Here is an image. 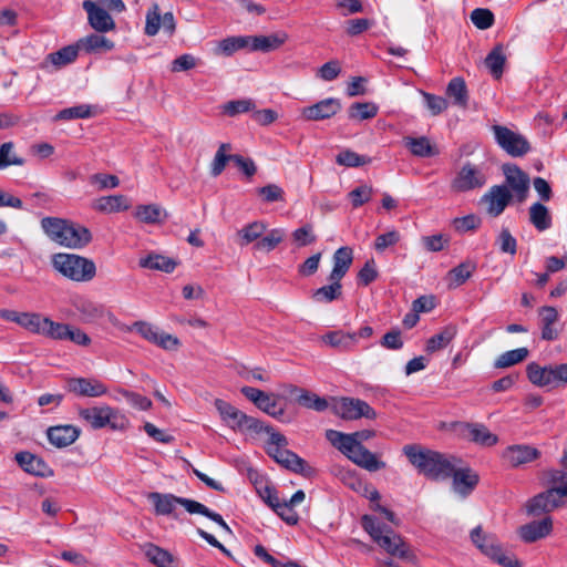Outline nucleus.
<instances>
[{"mask_svg": "<svg viewBox=\"0 0 567 567\" xmlns=\"http://www.w3.org/2000/svg\"><path fill=\"white\" fill-rule=\"evenodd\" d=\"M19 466L27 473L34 476L45 477L52 475V470L49 465L39 456L30 452H19L14 456Z\"/></svg>", "mask_w": 567, "mask_h": 567, "instance_id": "20", "label": "nucleus"}, {"mask_svg": "<svg viewBox=\"0 0 567 567\" xmlns=\"http://www.w3.org/2000/svg\"><path fill=\"white\" fill-rule=\"evenodd\" d=\"M216 410L218 411L221 421L234 431H251L259 433L262 431V422L247 415L236 406L221 399H216L214 402Z\"/></svg>", "mask_w": 567, "mask_h": 567, "instance_id": "8", "label": "nucleus"}, {"mask_svg": "<svg viewBox=\"0 0 567 567\" xmlns=\"http://www.w3.org/2000/svg\"><path fill=\"white\" fill-rule=\"evenodd\" d=\"M503 173L506 181V186L508 189L513 190V197L516 198L518 203H523L526 200L529 192V176L523 169H520L516 164H504Z\"/></svg>", "mask_w": 567, "mask_h": 567, "instance_id": "13", "label": "nucleus"}, {"mask_svg": "<svg viewBox=\"0 0 567 567\" xmlns=\"http://www.w3.org/2000/svg\"><path fill=\"white\" fill-rule=\"evenodd\" d=\"M375 436L373 430H361L353 433H342L336 430L326 432L327 440L358 466L377 472L385 467V463L379 461L372 452L363 446V442Z\"/></svg>", "mask_w": 567, "mask_h": 567, "instance_id": "1", "label": "nucleus"}, {"mask_svg": "<svg viewBox=\"0 0 567 567\" xmlns=\"http://www.w3.org/2000/svg\"><path fill=\"white\" fill-rule=\"evenodd\" d=\"M553 530V520L549 516L540 520H533L519 527V536L525 543H534L548 536Z\"/></svg>", "mask_w": 567, "mask_h": 567, "instance_id": "22", "label": "nucleus"}, {"mask_svg": "<svg viewBox=\"0 0 567 567\" xmlns=\"http://www.w3.org/2000/svg\"><path fill=\"white\" fill-rule=\"evenodd\" d=\"M336 162L337 164L346 167H359L370 164L371 158L365 155H359L351 150H346L337 155Z\"/></svg>", "mask_w": 567, "mask_h": 567, "instance_id": "50", "label": "nucleus"}, {"mask_svg": "<svg viewBox=\"0 0 567 567\" xmlns=\"http://www.w3.org/2000/svg\"><path fill=\"white\" fill-rule=\"evenodd\" d=\"M147 498L152 502L155 514L163 516L174 515L176 505L183 506L189 514H195L196 507L198 505L197 501L175 496L174 494L169 493L163 494L158 492H152L148 494Z\"/></svg>", "mask_w": 567, "mask_h": 567, "instance_id": "11", "label": "nucleus"}, {"mask_svg": "<svg viewBox=\"0 0 567 567\" xmlns=\"http://www.w3.org/2000/svg\"><path fill=\"white\" fill-rule=\"evenodd\" d=\"M14 144L6 142L0 146V169H6L11 165L22 166L25 161L19 157L14 152Z\"/></svg>", "mask_w": 567, "mask_h": 567, "instance_id": "51", "label": "nucleus"}, {"mask_svg": "<svg viewBox=\"0 0 567 567\" xmlns=\"http://www.w3.org/2000/svg\"><path fill=\"white\" fill-rule=\"evenodd\" d=\"M352 261H353V250L351 247L343 246V247L338 248L332 256L333 267H332V270H331L328 279L342 280V278L349 271V269L352 265Z\"/></svg>", "mask_w": 567, "mask_h": 567, "instance_id": "29", "label": "nucleus"}, {"mask_svg": "<svg viewBox=\"0 0 567 567\" xmlns=\"http://www.w3.org/2000/svg\"><path fill=\"white\" fill-rule=\"evenodd\" d=\"M70 221L58 217H44L41 227L47 236L60 246H64Z\"/></svg>", "mask_w": 567, "mask_h": 567, "instance_id": "25", "label": "nucleus"}, {"mask_svg": "<svg viewBox=\"0 0 567 567\" xmlns=\"http://www.w3.org/2000/svg\"><path fill=\"white\" fill-rule=\"evenodd\" d=\"M118 393L135 409L146 411L152 406V401L142 394L125 389H120Z\"/></svg>", "mask_w": 567, "mask_h": 567, "instance_id": "63", "label": "nucleus"}, {"mask_svg": "<svg viewBox=\"0 0 567 567\" xmlns=\"http://www.w3.org/2000/svg\"><path fill=\"white\" fill-rule=\"evenodd\" d=\"M79 48L84 50L85 53H101L109 52L114 49V42L103 33H92L78 41Z\"/></svg>", "mask_w": 567, "mask_h": 567, "instance_id": "33", "label": "nucleus"}, {"mask_svg": "<svg viewBox=\"0 0 567 567\" xmlns=\"http://www.w3.org/2000/svg\"><path fill=\"white\" fill-rule=\"evenodd\" d=\"M329 285H324L311 292V299L317 303H331L342 298V284L338 279H328Z\"/></svg>", "mask_w": 567, "mask_h": 567, "instance_id": "34", "label": "nucleus"}, {"mask_svg": "<svg viewBox=\"0 0 567 567\" xmlns=\"http://www.w3.org/2000/svg\"><path fill=\"white\" fill-rule=\"evenodd\" d=\"M284 229L274 228L266 236L260 237V239L256 241L254 248L256 250L269 252L274 250L284 240Z\"/></svg>", "mask_w": 567, "mask_h": 567, "instance_id": "47", "label": "nucleus"}, {"mask_svg": "<svg viewBox=\"0 0 567 567\" xmlns=\"http://www.w3.org/2000/svg\"><path fill=\"white\" fill-rule=\"evenodd\" d=\"M456 333L457 329L455 326H446L439 333L432 336L427 340L425 350L429 353H433L446 348L450 344V342L455 338Z\"/></svg>", "mask_w": 567, "mask_h": 567, "instance_id": "40", "label": "nucleus"}, {"mask_svg": "<svg viewBox=\"0 0 567 567\" xmlns=\"http://www.w3.org/2000/svg\"><path fill=\"white\" fill-rule=\"evenodd\" d=\"M528 380L537 386H549L548 365L540 367L536 362H530L526 367Z\"/></svg>", "mask_w": 567, "mask_h": 567, "instance_id": "49", "label": "nucleus"}, {"mask_svg": "<svg viewBox=\"0 0 567 567\" xmlns=\"http://www.w3.org/2000/svg\"><path fill=\"white\" fill-rule=\"evenodd\" d=\"M471 540L482 554L503 567H522V563L515 556L503 553L502 546L494 534L485 533L482 526H476L471 532Z\"/></svg>", "mask_w": 567, "mask_h": 567, "instance_id": "6", "label": "nucleus"}, {"mask_svg": "<svg viewBox=\"0 0 567 567\" xmlns=\"http://www.w3.org/2000/svg\"><path fill=\"white\" fill-rule=\"evenodd\" d=\"M162 210L159 206L150 204V205H140L136 207L135 217L145 224H155L161 220Z\"/></svg>", "mask_w": 567, "mask_h": 567, "instance_id": "56", "label": "nucleus"}, {"mask_svg": "<svg viewBox=\"0 0 567 567\" xmlns=\"http://www.w3.org/2000/svg\"><path fill=\"white\" fill-rule=\"evenodd\" d=\"M70 221L58 217H44L41 227L47 236L60 246H64Z\"/></svg>", "mask_w": 567, "mask_h": 567, "instance_id": "24", "label": "nucleus"}, {"mask_svg": "<svg viewBox=\"0 0 567 567\" xmlns=\"http://www.w3.org/2000/svg\"><path fill=\"white\" fill-rule=\"evenodd\" d=\"M334 413L343 420L377 419V412L365 401L357 398H341L333 406Z\"/></svg>", "mask_w": 567, "mask_h": 567, "instance_id": "12", "label": "nucleus"}, {"mask_svg": "<svg viewBox=\"0 0 567 567\" xmlns=\"http://www.w3.org/2000/svg\"><path fill=\"white\" fill-rule=\"evenodd\" d=\"M506 56L502 44H497L485 58V65L495 79L502 76Z\"/></svg>", "mask_w": 567, "mask_h": 567, "instance_id": "42", "label": "nucleus"}, {"mask_svg": "<svg viewBox=\"0 0 567 567\" xmlns=\"http://www.w3.org/2000/svg\"><path fill=\"white\" fill-rule=\"evenodd\" d=\"M342 105L339 99L328 97L301 110V116L307 121H323L340 112Z\"/></svg>", "mask_w": 567, "mask_h": 567, "instance_id": "16", "label": "nucleus"}, {"mask_svg": "<svg viewBox=\"0 0 567 567\" xmlns=\"http://www.w3.org/2000/svg\"><path fill=\"white\" fill-rule=\"evenodd\" d=\"M44 318L40 313L21 312L18 324L32 333L41 334Z\"/></svg>", "mask_w": 567, "mask_h": 567, "instance_id": "55", "label": "nucleus"}, {"mask_svg": "<svg viewBox=\"0 0 567 567\" xmlns=\"http://www.w3.org/2000/svg\"><path fill=\"white\" fill-rule=\"evenodd\" d=\"M267 226L261 221H252L238 231L240 245H248L259 239L266 231Z\"/></svg>", "mask_w": 567, "mask_h": 567, "instance_id": "48", "label": "nucleus"}, {"mask_svg": "<svg viewBox=\"0 0 567 567\" xmlns=\"http://www.w3.org/2000/svg\"><path fill=\"white\" fill-rule=\"evenodd\" d=\"M131 207L128 198L124 195H110L97 198L93 208L97 212L112 214L118 212H125Z\"/></svg>", "mask_w": 567, "mask_h": 567, "instance_id": "32", "label": "nucleus"}, {"mask_svg": "<svg viewBox=\"0 0 567 567\" xmlns=\"http://www.w3.org/2000/svg\"><path fill=\"white\" fill-rule=\"evenodd\" d=\"M92 240V234L89 228L70 221L68 237L64 247L81 249L87 246Z\"/></svg>", "mask_w": 567, "mask_h": 567, "instance_id": "36", "label": "nucleus"}, {"mask_svg": "<svg viewBox=\"0 0 567 567\" xmlns=\"http://www.w3.org/2000/svg\"><path fill=\"white\" fill-rule=\"evenodd\" d=\"M363 529L386 553L401 559L413 560L414 554L403 538L388 525L380 523L375 517L364 515L361 518Z\"/></svg>", "mask_w": 567, "mask_h": 567, "instance_id": "4", "label": "nucleus"}, {"mask_svg": "<svg viewBox=\"0 0 567 567\" xmlns=\"http://www.w3.org/2000/svg\"><path fill=\"white\" fill-rule=\"evenodd\" d=\"M545 475L550 487L528 502V514L549 513L567 503V473L563 470H548Z\"/></svg>", "mask_w": 567, "mask_h": 567, "instance_id": "3", "label": "nucleus"}, {"mask_svg": "<svg viewBox=\"0 0 567 567\" xmlns=\"http://www.w3.org/2000/svg\"><path fill=\"white\" fill-rule=\"evenodd\" d=\"M405 146L410 150V152L419 157H431L437 152L434 150V147L431 145L427 137H406L404 140Z\"/></svg>", "mask_w": 567, "mask_h": 567, "instance_id": "44", "label": "nucleus"}, {"mask_svg": "<svg viewBox=\"0 0 567 567\" xmlns=\"http://www.w3.org/2000/svg\"><path fill=\"white\" fill-rule=\"evenodd\" d=\"M492 131L497 145L508 155L522 157L530 151L529 142L522 134L503 125H493Z\"/></svg>", "mask_w": 567, "mask_h": 567, "instance_id": "10", "label": "nucleus"}, {"mask_svg": "<svg viewBox=\"0 0 567 567\" xmlns=\"http://www.w3.org/2000/svg\"><path fill=\"white\" fill-rule=\"evenodd\" d=\"M138 265L142 268L161 270L166 274H171L175 270L177 262L169 257L150 254L148 256L141 258Z\"/></svg>", "mask_w": 567, "mask_h": 567, "instance_id": "39", "label": "nucleus"}, {"mask_svg": "<svg viewBox=\"0 0 567 567\" xmlns=\"http://www.w3.org/2000/svg\"><path fill=\"white\" fill-rule=\"evenodd\" d=\"M249 38L246 37H229L219 42L218 49L224 55H231L234 52L248 48Z\"/></svg>", "mask_w": 567, "mask_h": 567, "instance_id": "59", "label": "nucleus"}, {"mask_svg": "<svg viewBox=\"0 0 567 567\" xmlns=\"http://www.w3.org/2000/svg\"><path fill=\"white\" fill-rule=\"evenodd\" d=\"M529 354L527 348H518L502 353L495 361L494 367L497 369L509 368L523 362Z\"/></svg>", "mask_w": 567, "mask_h": 567, "instance_id": "45", "label": "nucleus"}, {"mask_svg": "<svg viewBox=\"0 0 567 567\" xmlns=\"http://www.w3.org/2000/svg\"><path fill=\"white\" fill-rule=\"evenodd\" d=\"M55 270L74 281H89L95 276L92 260L74 254H56L52 258Z\"/></svg>", "mask_w": 567, "mask_h": 567, "instance_id": "5", "label": "nucleus"}, {"mask_svg": "<svg viewBox=\"0 0 567 567\" xmlns=\"http://www.w3.org/2000/svg\"><path fill=\"white\" fill-rule=\"evenodd\" d=\"M69 390L81 396L96 398L105 394L107 388L97 380L74 378L69 381Z\"/></svg>", "mask_w": 567, "mask_h": 567, "instance_id": "27", "label": "nucleus"}, {"mask_svg": "<svg viewBox=\"0 0 567 567\" xmlns=\"http://www.w3.org/2000/svg\"><path fill=\"white\" fill-rule=\"evenodd\" d=\"M542 339L553 341L558 339L559 331L554 326L558 321V312L551 306H544L539 309Z\"/></svg>", "mask_w": 567, "mask_h": 567, "instance_id": "31", "label": "nucleus"}, {"mask_svg": "<svg viewBox=\"0 0 567 567\" xmlns=\"http://www.w3.org/2000/svg\"><path fill=\"white\" fill-rule=\"evenodd\" d=\"M161 27L162 16L159 6L157 3H153L146 13L145 34L148 37H154L158 33Z\"/></svg>", "mask_w": 567, "mask_h": 567, "instance_id": "57", "label": "nucleus"}, {"mask_svg": "<svg viewBox=\"0 0 567 567\" xmlns=\"http://www.w3.org/2000/svg\"><path fill=\"white\" fill-rule=\"evenodd\" d=\"M453 426L461 437L482 446H493L498 441L484 424L456 422Z\"/></svg>", "mask_w": 567, "mask_h": 567, "instance_id": "15", "label": "nucleus"}, {"mask_svg": "<svg viewBox=\"0 0 567 567\" xmlns=\"http://www.w3.org/2000/svg\"><path fill=\"white\" fill-rule=\"evenodd\" d=\"M49 442L59 447H66L71 445L80 435V430L72 425H58L48 429Z\"/></svg>", "mask_w": 567, "mask_h": 567, "instance_id": "30", "label": "nucleus"}, {"mask_svg": "<svg viewBox=\"0 0 567 567\" xmlns=\"http://www.w3.org/2000/svg\"><path fill=\"white\" fill-rule=\"evenodd\" d=\"M249 38L248 48L250 51L270 52L284 44L286 38L278 34L271 35H247Z\"/></svg>", "mask_w": 567, "mask_h": 567, "instance_id": "38", "label": "nucleus"}, {"mask_svg": "<svg viewBox=\"0 0 567 567\" xmlns=\"http://www.w3.org/2000/svg\"><path fill=\"white\" fill-rule=\"evenodd\" d=\"M542 455L540 451L527 444H516L508 446L504 453V460L512 466L518 467L520 465L536 461Z\"/></svg>", "mask_w": 567, "mask_h": 567, "instance_id": "19", "label": "nucleus"}, {"mask_svg": "<svg viewBox=\"0 0 567 567\" xmlns=\"http://www.w3.org/2000/svg\"><path fill=\"white\" fill-rule=\"evenodd\" d=\"M475 270V265L472 262H462L449 271L451 279V287H458L463 285Z\"/></svg>", "mask_w": 567, "mask_h": 567, "instance_id": "53", "label": "nucleus"}, {"mask_svg": "<svg viewBox=\"0 0 567 567\" xmlns=\"http://www.w3.org/2000/svg\"><path fill=\"white\" fill-rule=\"evenodd\" d=\"M145 557L156 567H177L174 563V556L166 549L146 543L142 546Z\"/></svg>", "mask_w": 567, "mask_h": 567, "instance_id": "35", "label": "nucleus"}, {"mask_svg": "<svg viewBox=\"0 0 567 567\" xmlns=\"http://www.w3.org/2000/svg\"><path fill=\"white\" fill-rule=\"evenodd\" d=\"M529 221L534 227L544 231L551 226V217L548 208L542 203H535L529 207Z\"/></svg>", "mask_w": 567, "mask_h": 567, "instance_id": "41", "label": "nucleus"}, {"mask_svg": "<svg viewBox=\"0 0 567 567\" xmlns=\"http://www.w3.org/2000/svg\"><path fill=\"white\" fill-rule=\"evenodd\" d=\"M94 115L93 107L87 104H80L61 110L56 115V121H69L74 118H89Z\"/></svg>", "mask_w": 567, "mask_h": 567, "instance_id": "46", "label": "nucleus"}, {"mask_svg": "<svg viewBox=\"0 0 567 567\" xmlns=\"http://www.w3.org/2000/svg\"><path fill=\"white\" fill-rule=\"evenodd\" d=\"M487 176L482 166L465 162L451 182L454 193H467L485 186Z\"/></svg>", "mask_w": 567, "mask_h": 567, "instance_id": "9", "label": "nucleus"}, {"mask_svg": "<svg viewBox=\"0 0 567 567\" xmlns=\"http://www.w3.org/2000/svg\"><path fill=\"white\" fill-rule=\"evenodd\" d=\"M288 392L289 394L295 395L296 402L303 408L317 412H323L329 406V403L326 398L319 396L318 394L303 388H299L297 385H289Z\"/></svg>", "mask_w": 567, "mask_h": 567, "instance_id": "21", "label": "nucleus"}, {"mask_svg": "<svg viewBox=\"0 0 567 567\" xmlns=\"http://www.w3.org/2000/svg\"><path fill=\"white\" fill-rule=\"evenodd\" d=\"M403 453L417 472L430 480H445L453 473L452 461L440 452L419 444H408L403 446Z\"/></svg>", "mask_w": 567, "mask_h": 567, "instance_id": "2", "label": "nucleus"}, {"mask_svg": "<svg viewBox=\"0 0 567 567\" xmlns=\"http://www.w3.org/2000/svg\"><path fill=\"white\" fill-rule=\"evenodd\" d=\"M471 21L480 30H486L494 23V14L488 9L477 8L471 13Z\"/></svg>", "mask_w": 567, "mask_h": 567, "instance_id": "61", "label": "nucleus"}, {"mask_svg": "<svg viewBox=\"0 0 567 567\" xmlns=\"http://www.w3.org/2000/svg\"><path fill=\"white\" fill-rule=\"evenodd\" d=\"M451 476L453 477V489L464 497L474 491L480 481L478 475L471 468L456 470L454 465Z\"/></svg>", "mask_w": 567, "mask_h": 567, "instance_id": "23", "label": "nucleus"}, {"mask_svg": "<svg viewBox=\"0 0 567 567\" xmlns=\"http://www.w3.org/2000/svg\"><path fill=\"white\" fill-rule=\"evenodd\" d=\"M377 113L378 106L371 102H355L349 107V117L354 120H369Z\"/></svg>", "mask_w": 567, "mask_h": 567, "instance_id": "52", "label": "nucleus"}, {"mask_svg": "<svg viewBox=\"0 0 567 567\" xmlns=\"http://www.w3.org/2000/svg\"><path fill=\"white\" fill-rule=\"evenodd\" d=\"M256 104L250 99L234 100L223 105V111L228 116H236L240 113H247L255 111Z\"/></svg>", "mask_w": 567, "mask_h": 567, "instance_id": "58", "label": "nucleus"}, {"mask_svg": "<svg viewBox=\"0 0 567 567\" xmlns=\"http://www.w3.org/2000/svg\"><path fill=\"white\" fill-rule=\"evenodd\" d=\"M87 14L89 25L97 33H106L115 30L116 23L112 16L100 3L85 0L82 3Z\"/></svg>", "mask_w": 567, "mask_h": 567, "instance_id": "14", "label": "nucleus"}, {"mask_svg": "<svg viewBox=\"0 0 567 567\" xmlns=\"http://www.w3.org/2000/svg\"><path fill=\"white\" fill-rule=\"evenodd\" d=\"M512 198L513 194L506 185H495L482 197V202L488 204V214L497 217L505 210Z\"/></svg>", "mask_w": 567, "mask_h": 567, "instance_id": "18", "label": "nucleus"}, {"mask_svg": "<svg viewBox=\"0 0 567 567\" xmlns=\"http://www.w3.org/2000/svg\"><path fill=\"white\" fill-rule=\"evenodd\" d=\"M70 221L58 217H44L41 227L47 236L60 246H64Z\"/></svg>", "mask_w": 567, "mask_h": 567, "instance_id": "26", "label": "nucleus"}, {"mask_svg": "<svg viewBox=\"0 0 567 567\" xmlns=\"http://www.w3.org/2000/svg\"><path fill=\"white\" fill-rule=\"evenodd\" d=\"M68 329L69 324L54 322L50 318L45 317L41 334L53 340H66Z\"/></svg>", "mask_w": 567, "mask_h": 567, "instance_id": "54", "label": "nucleus"}, {"mask_svg": "<svg viewBox=\"0 0 567 567\" xmlns=\"http://www.w3.org/2000/svg\"><path fill=\"white\" fill-rule=\"evenodd\" d=\"M324 344L339 351H351L358 343V334L344 332L343 330H333L321 337Z\"/></svg>", "mask_w": 567, "mask_h": 567, "instance_id": "28", "label": "nucleus"}, {"mask_svg": "<svg viewBox=\"0 0 567 567\" xmlns=\"http://www.w3.org/2000/svg\"><path fill=\"white\" fill-rule=\"evenodd\" d=\"M79 49L78 43L74 45H66L56 52L50 53L47 56V61L51 62L58 69L63 68L75 61L79 54Z\"/></svg>", "mask_w": 567, "mask_h": 567, "instance_id": "43", "label": "nucleus"}, {"mask_svg": "<svg viewBox=\"0 0 567 567\" xmlns=\"http://www.w3.org/2000/svg\"><path fill=\"white\" fill-rule=\"evenodd\" d=\"M291 236L297 247H306L317 240V236L313 233V226L311 224H306L297 228L292 231Z\"/></svg>", "mask_w": 567, "mask_h": 567, "instance_id": "60", "label": "nucleus"}, {"mask_svg": "<svg viewBox=\"0 0 567 567\" xmlns=\"http://www.w3.org/2000/svg\"><path fill=\"white\" fill-rule=\"evenodd\" d=\"M372 195L373 188L367 184H363L352 189L348 194V197L350 198L352 206L358 208L368 203L372 198Z\"/></svg>", "mask_w": 567, "mask_h": 567, "instance_id": "62", "label": "nucleus"}, {"mask_svg": "<svg viewBox=\"0 0 567 567\" xmlns=\"http://www.w3.org/2000/svg\"><path fill=\"white\" fill-rule=\"evenodd\" d=\"M446 95L453 100V104L466 109L468 105V91L463 78H453L446 87Z\"/></svg>", "mask_w": 567, "mask_h": 567, "instance_id": "37", "label": "nucleus"}, {"mask_svg": "<svg viewBox=\"0 0 567 567\" xmlns=\"http://www.w3.org/2000/svg\"><path fill=\"white\" fill-rule=\"evenodd\" d=\"M80 417L93 430H100L109 425L112 430H124L128 420L109 405L84 408L79 410Z\"/></svg>", "mask_w": 567, "mask_h": 567, "instance_id": "7", "label": "nucleus"}, {"mask_svg": "<svg viewBox=\"0 0 567 567\" xmlns=\"http://www.w3.org/2000/svg\"><path fill=\"white\" fill-rule=\"evenodd\" d=\"M267 453L278 464L295 473L306 474L307 470H311L303 458L286 447H267Z\"/></svg>", "mask_w": 567, "mask_h": 567, "instance_id": "17", "label": "nucleus"}, {"mask_svg": "<svg viewBox=\"0 0 567 567\" xmlns=\"http://www.w3.org/2000/svg\"><path fill=\"white\" fill-rule=\"evenodd\" d=\"M496 244L499 246V250L504 254L514 256L517 250V241L512 236L508 228H503L497 237Z\"/></svg>", "mask_w": 567, "mask_h": 567, "instance_id": "64", "label": "nucleus"}]
</instances>
